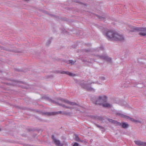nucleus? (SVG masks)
Here are the masks:
<instances>
[{"label":"nucleus","mask_w":146,"mask_h":146,"mask_svg":"<svg viewBox=\"0 0 146 146\" xmlns=\"http://www.w3.org/2000/svg\"><path fill=\"white\" fill-rule=\"evenodd\" d=\"M135 30L138 31L139 32V35L142 36H144L146 35V28H141L140 27L134 28Z\"/></svg>","instance_id":"nucleus-6"},{"label":"nucleus","mask_w":146,"mask_h":146,"mask_svg":"<svg viewBox=\"0 0 146 146\" xmlns=\"http://www.w3.org/2000/svg\"><path fill=\"white\" fill-rule=\"evenodd\" d=\"M133 86H136V85H133Z\"/></svg>","instance_id":"nucleus-25"},{"label":"nucleus","mask_w":146,"mask_h":146,"mask_svg":"<svg viewBox=\"0 0 146 146\" xmlns=\"http://www.w3.org/2000/svg\"><path fill=\"white\" fill-rule=\"evenodd\" d=\"M108 97L105 95H101L99 96L98 99H96L94 103L96 104H102L104 102H106Z\"/></svg>","instance_id":"nucleus-4"},{"label":"nucleus","mask_w":146,"mask_h":146,"mask_svg":"<svg viewBox=\"0 0 146 146\" xmlns=\"http://www.w3.org/2000/svg\"><path fill=\"white\" fill-rule=\"evenodd\" d=\"M57 104L59 105L60 106H62L63 107H65L66 108H69V109H72V108L70 107H68V106H66L64 104H61V103H59L58 102H57Z\"/></svg>","instance_id":"nucleus-14"},{"label":"nucleus","mask_w":146,"mask_h":146,"mask_svg":"<svg viewBox=\"0 0 146 146\" xmlns=\"http://www.w3.org/2000/svg\"><path fill=\"white\" fill-rule=\"evenodd\" d=\"M116 113L117 115H118V116H119L124 118H126L127 119H129L131 121H132L134 122L135 123H138L140 122V121H139L135 120L133 119V118H131L123 114L121 112L118 111Z\"/></svg>","instance_id":"nucleus-7"},{"label":"nucleus","mask_w":146,"mask_h":146,"mask_svg":"<svg viewBox=\"0 0 146 146\" xmlns=\"http://www.w3.org/2000/svg\"><path fill=\"white\" fill-rule=\"evenodd\" d=\"M62 113V111H58V112H47V114H48V115H54V114H55L56 113Z\"/></svg>","instance_id":"nucleus-12"},{"label":"nucleus","mask_w":146,"mask_h":146,"mask_svg":"<svg viewBox=\"0 0 146 146\" xmlns=\"http://www.w3.org/2000/svg\"><path fill=\"white\" fill-rule=\"evenodd\" d=\"M75 62H76L75 61H74L73 60H69L68 61V63L69 64H70L72 65V64H74Z\"/></svg>","instance_id":"nucleus-16"},{"label":"nucleus","mask_w":146,"mask_h":146,"mask_svg":"<svg viewBox=\"0 0 146 146\" xmlns=\"http://www.w3.org/2000/svg\"><path fill=\"white\" fill-rule=\"evenodd\" d=\"M129 83L128 82H127L126 84L124 83L123 85V86L124 87H127L129 86L128 85Z\"/></svg>","instance_id":"nucleus-17"},{"label":"nucleus","mask_w":146,"mask_h":146,"mask_svg":"<svg viewBox=\"0 0 146 146\" xmlns=\"http://www.w3.org/2000/svg\"><path fill=\"white\" fill-rule=\"evenodd\" d=\"M52 139L53 140V141L54 142L56 145L62 146L63 145V144L61 143L59 140L55 138L53 135H52Z\"/></svg>","instance_id":"nucleus-9"},{"label":"nucleus","mask_w":146,"mask_h":146,"mask_svg":"<svg viewBox=\"0 0 146 146\" xmlns=\"http://www.w3.org/2000/svg\"><path fill=\"white\" fill-rule=\"evenodd\" d=\"M59 100L62 102L65 103L70 105L74 106V107H73V108L76 109V110L80 111V110L84 109L81 106L78 104H76L75 102H70L68 100L63 98L59 99Z\"/></svg>","instance_id":"nucleus-2"},{"label":"nucleus","mask_w":146,"mask_h":146,"mask_svg":"<svg viewBox=\"0 0 146 146\" xmlns=\"http://www.w3.org/2000/svg\"><path fill=\"white\" fill-rule=\"evenodd\" d=\"M124 104H125V103L126 104V102H124Z\"/></svg>","instance_id":"nucleus-24"},{"label":"nucleus","mask_w":146,"mask_h":146,"mask_svg":"<svg viewBox=\"0 0 146 146\" xmlns=\"http://www.w3.org/2000/svg\"><path fill=\"white\" fill-rule=\"evenodd\" d=\"M51 42L50 40L48 41L47 43V44H49Z\"/></svg>","instance_id":"nucleus-20"},{"label":"nucleus","mask_w":146,"mask_h":146,"mask_svg":"<svg viewBox=\"0 0 146 146\" xmlns=\"http://www.w3.org/2000/svg\"><path fill=\"white\" fill-rule=\"evenodd\" d=\"M108 120L110 122L116 124L117 125L121 126L124 128H125L128 127V123L125 122H122L121 123L111 119H109Z\"/></svg>","instance_id":"nucleus-5"},{"label":"nucleus","mask_w":146,"mask_h":146,"mask_svg":"<svg viewBox=\"0 0 146 146\" xmlns=\"http://www.w3.org/2000/svg\"><path fill=\"white\" fill-rule=\"evenodd\" d=\"M70 76H72L74 75L73 74L70 72L68 71H66L65 74Z\"/></svg>","instance_id":"nucleus-15"},{"label":"nucleus","mask_w":146,"mask_h":146,"mask_svg":"<svg viewBox=\"0 0 146 146\" xmlns=\"http://www.w3.org/2000/svg\"><path fill=\"white\" fill-rule=\"evenodd\" d=\"M101 80H105V78L104 77H101Z\"/></svg>","instance_id":"nucleus-21"},{"label":"nucleus","mask_w":146,"mask_h":146,"mask_svg":"<svg viewBox=\"0 0 146 146\" xmlns=\"http://www.w3.org/2000/svg\"><path fill=\"white\" fill-rule=\"evenodd\" d=\"M100 48V49H102L103 48Z\"/></svg>","instance_id":"nucleus-22"},{"label":"nucleus","mask_w":146,"mask_h":146,"mask_svg":"<svg viewBox=\"0 0 146 146\" xmlns=\"http://www.w3.org/2000/svg\"><path fill=\"white\" fill-rule=\"evenodd\" d=\"M93 82H90V81H84L83 83L81 84V85L83 88L88 91H91L94 92L95 89L93 88L90 87L89 86Z\"/></svg>","instance_id":"nucleus-3"},{"label":"nucleus","mask_w":146,"mask_h":146,"mask_svg":"<svg viewBox=\"0 0 146 146\" xmlns=\"http://www.w3.org/2000/svg\"><path fill=\"white\" fill-rule=\"evenodd\" d=\"M66 71H62L61 72V73L62 74H65Z\"/></svg>","instance_id":"nucleus-19"},{"label":"nucleus","mask_w":146,"mask_h":146,"mask_svg":"<svg viewBox=\"0 0 146 146\" xmlns=\"http://www.w3.org/2000/svg\"><path fill=\"white\" fill-rule=\"evenodd\" d=\"M75 140L79 142H82V141L80 140V138L78 137V135H75Z\"/></svg>","instance_id":"nucleus-13"},{"label":"nucleus","mask_w":146,"mask_h":146,"mask_svg":"<svg viewBox=\"0 0 146 146\" xmlns=\"http://www.w3.org/2000/svg\"><path fill=\"white\" fill-rule=\"evenodd\" d=\"M79 144L78 143L76 142L74 143L73 146H78Z\"/></svg>","instance_id":"nucleus-18"},{"label":"nucleus","mask_w":146,"mask_h":146,"mask_svg":"<svg viewBox=\"0 0 146 146\" xmlns=\"http://www.w3.org/2000/svg\"><path fill=\"white\" fill-rule=\"evenodd\" d=\"M124 105V104H123V105H122L123 106Z\"/></svg>","instance_id":"nucleus-26"},{"label":"nucleus","mask_w":146,"mask_h":146,"mask_svg":"<svg viewBox=\"0 0 146 146\" xmlns=\"http://www.w3.org/2000/svg\"><path fill=\"white\" fill-rule=\"evenodd\" d=\"M97 126H98V127H100V126H99V125H97Z\"/></svg>","instance_id":"nucleus-23"},{"label":"nucleus","mask_w":146,"mask_h":146,"mask_svg":"<svg viewBox=\"0 0 146 146\" xmlns=\"http://www.w3.org/2000/svg\"><path fill=\"white\" fill-rule=\"evenodd\" d=\"M97 57L99 58L102 59L104 60H106L109 62H111V58H109L108 56L106 55L98 56Z\"/></svg>","instance_id":"nucleus-8"},{"label":"nucleus","mask_w":146,"mask_h":146,"mask_svg":"<svg viewBox=\"0 0 146 146\" xmlns=\"http://www.w3.org/2000/svg\"><path fill=\"white\" fill-rule=\"evenodd\" d=\"M102 105L103 107H105L110 108L112 107L111 104L108 103H106V102L104 103Z\"/></svg>","instance_id":"nucleus-11"},{"label":"nucleus","mask_w":146,"mask_h":146,"mask_svg":"<svg viewBox=\"0 0 146 146\" xmlns=\"http://www.w3.org/2000/svg\"><path fill=\"white\" fill-rule=\"evenodd\" d=\"M135 143L139 146H146V142H142L140 141H135Z\"/></svg>","instance_id":"nucleus-10"},{"label":"nucleus","mask_w":146,"mask_h":146,"mask_svg":"<svg viewBox=\"0 0 146 146\" xmlns=\"http://www.w3.org/2000/svg\"><path fill=\"white\" fill-rule=\"evenodd\" d=\"M103 33L109 40L122 41L124 39L122 35L111 30H105Z\"/></svg>","instance_id":"nucleus-1"},{"label":"nucleus","mask_w":146,"mask_h":146,"mask_svg":"<svg viewBox=\"0 0 146 146\" xmlns=\"http://www.w3.org/2000/svg\"><path fill=\"white\" fill-rule=\"evenodd\" d=\"M133 31H134V30H133Z\"/></svg>","instance_id":"nucleus-27"}]
</instances>
